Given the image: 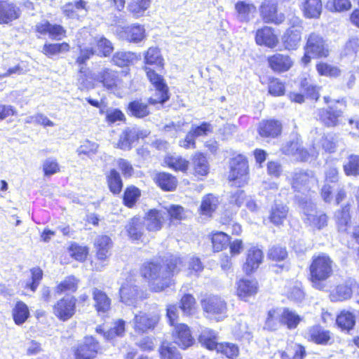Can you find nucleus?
<instances>
[{
	"label": "nucleus",
	"instance_id": "nucleus-1",
	"mask_svg": "<svg viewBox=\"0 0 359 359\" xmlns=\"http://www.w3.org/2000/svg\"><path fill=\"white\" fill-rule=\"evenodd\" d=\"M183 266L180 257L172 255L167 260L166 266L150 262L142 269V276L148 280L149 287L154 292H160L170 283L171 277L178 273Z\"/></svg>",
	"mask_w": 359,
	"mask_h": 359
},
{
	"label": "nucleus",
	"instance_id": "nucleus-2",
	"mask_svg": "<svg viewBox=\"0 0 359 359\" xmlns=\"http://www.w3.org/2000/svg\"><path fill=\"white\" fill-rule=\"evenodd\" d=\"M333 261L325 254L314 256L310 265L311 280L315 288L324 290L323 281L329 278L333 272Z\"/></svg>",
	"mask_w": 359,
	"mask_h": 359
},
{
	"label": "nucleus",
	"instance_id": "nucleus-3",
	"mask_svg": "<svg viewBox=\"0 0 359 359\" xmlns=\"http://www.w3.org/2000/svg\"><path fill=\"white\" fill-rule=\"evenodd\" d=\"M229 181L233 184L241 187L244 186L248 180V161L243 155H238L230 161Z\"/></svg>",
	"mask_w": 359,
	"mask_h": 359
},
{
	"label": "nucleus",
	"instance_id": "nucleus-4",
	"mask_svg": "<svg viewBox=\"0 0 359 359\" xmlns=\"http://www.w3.org/2000/svg\"><path fill=\"white\" fill-rule=\"evenodd\" d=\"M311 136L314 138L311 157H316L318 150L322 148L325 151L332 153L337 148V136L335 134L325 135L317 128L311 130Z\"/></svg>",
	"mask_w": 359,
	"mask_h": 359
},
{
	"label": "nucleus",
	"instance_id": "nucleus-5",
	"mask_svg": "<svg viewBox=\"0 0 359 359\" xmlns=\"http://www.w3.org/2000/svg\"><path fill=\"white\" fill-rule=\"evenodd\" d=\"M301 205L304 215V222L313 230H320L327 225V215L316 210L314 205L311 201H306Z\"/></svg>",
	"mask_w": 359,
	"mask_h": 359
},
{
	"label": "nucleus",
	"instance_id": "nucleus-6",
	"mask_svg": "<svg viewBox=\"0 0 359 359\" xmlns=\"http://www.w3.org/2000/svg\"><path fill=\"white\" fill-rule=\"evenodd\" d=\"M146 74L150 82L156 88V93L149 98V103L152 104H163L168 100V88L162 76L149 67L146 68Z\"/></svg>",
	"mask_w": 359,
	"mask_h": 359
},
{
	"label": "nucleus",
	"instance_id": "nucleus-7",
	"mask_svg": "<svg viewBox=\"0 0 359 359\" xmlns=\"http://www.w3.org/2000/svg\"><path fill=\"white\" fill-rule=\"evenodd\" d=\"M292 26L288 28L282 36V43L287 50H296L300 44L302 39V20L298 17H293L290 20Z\"/></svg>",
	"mask_w": 359,
	"mask_h": 359
},
{
	"label": "nucleus",
	"instance_id": "nucleus-8",
	"mask_svg": "<svg viewBox=\"0 0 359 359\" xmlns=\"http://www.w3.org/2000/svg\"><path fill=\"white\" fill-rule=\"evenodd\" d=\"M202 307L210 317L215 318L217 321L223 320L226 316V304L219 297L213 296L202 300Z\"/></svg>",
	"mask_w": 359,
	"mask_h": 359
},
{
	"label": "nucleus",
	"instance_id": "nucleus-9",
	"mask_svg": "<svg viewBox=\"0 0 359 359\" xmlns=\"http://www.w3.org/2000/svg\"><path fill=\"white\" fill-rule=\"evenodd\" d=\"M277 2L275 0H264L260 6V15L266 23L281 24L285 20V15L278 13Z\"/></svg>",
	"mask_w": 359,
	"mask_h": 359
},
{
	"label": "nucleus",
	"instance_id": "nucleus-10",
	"mask_svg": "<svg viewBox=\"0 0 359 359\" xmlns=\"http://www.w3.org/2000/svg\"><path fill=\"white\" fill-rule=\"evenodd\" d=\"M305 49L311 53L313 57H326L329 55L327 44L316 33H311L307 39Z\"/></svg>",
	"mask_w": 359,
	"mask_h": 359
},
{
	"label": "nucleus",
	"instance_id": "nucleus-11",
	"mask_svg": "<svg viewBox=\"0 0 359 359\" xmlns=\"http://www.w3.org/2000/svg\"><path fill=\"white\" fill-rule=\"evenodd\" d=\"M76 299L74 297H65L55 305L54 314L61 320L66 321L75 313Z\"/></svg>",
	"mask_w": 359,
	"mask_h": 359
},
{
	"label": "nucleus",
	"instance_id": "nucleus-12",
	"mask_svg": "<svg viewBox=\"0 0 359 359\" xmlns=\"http://www.w3.org/2000/svg\"><path fill=\"white\" fill-rule=\"evenodd\" d=\"M121 301L128 306H134L141 299L137 286L131 280H126L119 290Z\"/></svg>",
	"mask_w": 359,
	"mask_h": 359
},
{
	"label": "nucleus",
	"instance_id": "nucleus-13",
	"mask_svg": "<svg viewBox=\"0 0 359 359\" xmlns=\"http://www.w3.org/2000/svg\"><path fill=\"white\" fill-rule=\"evenodd\" d=\"M99 345L93 337H86L75 350L76 359H92L95 357Z\"/></svg>",
	"mask_w": 359,
	"mask_h": 359
},
{
	"label": "nucleus",
	"instance_id": "nucleus-14",
	"mask_svg": "<svg viewBox=\"0 0 359 359\" xmlns=\"http://www.w3.org/2000/svg\"><path fill=\"white\" fill-rule=\"evenodd\" d=\"M21 11L10 0H0V25L8 24L20 16Z\"/></svg>",
	"mask_w": 359,
	"mask_h": 359
},
{
	"label": "nucleus",
	"instance_id": "nucleus-15",
	"mask_svg": "<svg viewBox=\"0 0 359 359\" xmlns=\"http://www.w3.org/2000/svg\"><path fill=\"white\" fill-rule=\"evenodd\" d=\"M342 114L343 111L334 105L329 106L327 109H320L318 111L320 121L328 127L337 126Z\"/></svg>",
	"mask_w": 359,
	"mask_h": 359
},
{
	"label": "nucleus",
	"instance_id": "nucleus-16",
	"mask_svg": "<svg viewBox=\"0 0 359 359\" xmlns=\"http://www.w3.org/2000/svg\"><path fill=\"white\" fill-rule=\"evenodd\" d=\"M158 321V316L140 312L136 314L133 320V328L136 332H144L154 329Z\"/></svg>",
	"mask_w": 359,
	"mask_h": 359
},
{
	"label": "nucleus",
	"instance_id": "nucleus-17",
	"mask_svg": "<svg viewBox=\"0 0 359 359\" xmlns=\"http://www.w3.org/2000/svg\"><path fill=\"white\" fill-rule=\"evenodd\" d=\"M269 67L275 72H285L293 65L294 60L286 54L276 53L268 57Z\"/></svg>",
	"mask_w": 359,
	"mask_h": 359
},
{
	"label": "nucleus",
	"instance_id": "nucleus-18",
	"mask_svg": "<svg viewBox=\"0 0 359 359\" xmlns=\"http://www.w3.org/2000/svg\"><path fill=\"white\" fill-rule=\"evenodd\" d=\"M298 4L303 15L306 18L316 19L320 18L323 10L321 0H298Z\"/></svg>",
	"mask_w": 359,
	"mask_h": 359
},
{
	"label": "nucleus",
	"instance_id": "nucleus-19",
	"mask_svg": "<svg viewBox=\"0 0 359 359\" xmlns=\"http://www.w3.org/2000/svg\"><path fill=\"white\" fill-rule=\"evenodd\" d=\"M175 343L183 349H186L194 344L189 327L185 324H179L175 326L173 333Z\"/></svg>",
	"mask_w": 359,
	"mask_h": 359
},
{
	"label": "nucleus",
	"instance_id": "nucleus-20",
	"mask_svg": "<svg viewBox=\"0 0 359 359\" xmlns=\"http://www.w3.org/2000/svg\"><path fill=\"white\" fill-rule=\"evenodd\" d=\"M282 151L285 154L292 156L296 160L301 161H309L311 157V153L302 148V144L299 143L298 140L287 142L283 146Z\"/></svg>",
	"mask_w": 359,
	"mask_h": 359
},
{
	"label": "nucleus",
	"instance_id": "nucleus-21",
	"mask_svg": "<svg viewBox=\"0 0 359 359\" xmlns=\"http://www.w3.org/2000/svg\"><path fill=\"white\" fill-rule=\"evenodd\" d=\"M255 41L258 45L274 48L277 46L278 40L273 29L265 26L257 31Z\"/></svg>",
	"mask_w": 359,
	"mask_h": 359
},
{
	"label": "nucleus",
	"instance_id": "nucleus-22",
	"mask_svg": "<svg viewBox=\"0 0 359 359\" xmlns=\"http://www.w3.org/2000/svg\"><path fill=\"white\" fill-rule=\"evenodd\" d=\"M166 219L167 215L165 212L157 210H149L145 218L147 230L149 231L160 230Z\"/></svg>",
	"mask_w": 359,
	"mask_h": 359
},
{
	"label": "nucleus",
	"instance_id": "nucleus-23",
	"mask_svg": "<svg viewBox=\"0 0 359 359\" xmlns=\"http://www.w3.org/2000/svg\"><path fill=\"white\" fill-rule=\"evenodd\" d=\"M144 71L149 67L156 72V69H162L163 67V58L162 57L160 50L156 47L149 48L144 55Z\"/></svg>",
	"mask_w": 359,
	"mask_h": 359
},
{
	"label": "nucleus",
	"instance_id": "nucleus-24",
	"mask_svg": "<svg viewBox=\"0 0 359 359\" xmlns=\"http://www.w3.org/2000/svg\"><path fill=\"white\" fill-rule=\"evenodd\" d=\"M144 29L142 26L135 25L131 27L121 28L118 32L120 38L126 39L129 42L138 43L144 37Z\"/></svg>",
	"mask_w": 359,
	"mask_h": 359
},
{
	"label": "nucleus",
	"instance_id": "nucleus-25",
	"mask_svg": "<svg viewBox=\"0 0 359 359\" xmlns=\"http://www.w3.org/2000/svg\"><path fill=\"white\" fill-rule=\"evenodd\" d=\"M282 130V124L276 120L263 121L259 123V133L262 137L274 138Z\"/></svg>",
	"mask_w": 359,
	"mask_h": 359
},
{
	"label": "nucleus",
	"instance_id": "nucleus-26",
	"mask_svg": "<svg viewBox=\"0 0 359 359\" xmlns=\"http://www.w3.org/2000/svg\"><path fill=\"white\" fill-rule=\"evenodd\" d=\"M128 236L133 241H143L144 222L140 217L132 218L126 226Z\"/></svg>",
	"mask_w": 359,
	"mask_h": 359
},
{
	"label": "nucleus",
	"instance_id": "nucleus-27",
	"mask_svg": "<svg viewBox=\"0 0 359 359\" xmlns=\"http://www.w3.org/2000/svg\"><path fill=\"white\" fill-rule=\"evenodd\" d=\"M263 259V252L261 250L253 247L248 250L244 270L246 273H250L256 270Z\"/></svg>",
	"mask_w": 359,
	"mask_h": 359
},
{
	"label": "nucleus",
	"instance_id": "nucleus-28",
	"mask_svg": "<svg viewBox=\"0 0 359 359\" xmlns=\"http://www.w3.org/2000/svg\"><path fill=\"white\" fill-rule=\"evenodd\" d=\"M312 179L313 174L311 172L296 171L292 176V187L295 191H306L308 184Z\"/></svg>",
	"mask_w": 359,
	"mask_h": 359
},
{
	"label": "nucleus",
	"instance_id": "nucleus-29",
	"mask_svg": "<svg viewBox=\"0 0 359 359\" xmlns=\"http://www.w3.org/2000/svg\"><path fill=\"white\" fill-rule=\"evenodd\" d=\"M237 285V294L245 301L248 297L254 296L257 292V282L255 280L241 279Z\"/></svg>",
	"mask_w": 359,
	"mask_h": 359
},
{
	"label": "nucleus",
	"instance_id": "nucleus-30",
	"mask_svg": "<svg viewBox=\"0 0 359 359\" xmlns=\"http://www.w3.org/2000/svg\"><path fill=\"white\" fill-rule=\"evenodd\" d=\"M306 335L310 341L317 344H327L330 339V332L319 325H314L309 328Z\"/></svg>",
	"mask_w": 359,
	"mask_h": 359
},
{
	"label": "nucleus",
	"instance_id": "nucleus-31",
	"mask_svg": "<svg viewBox=\"0 0 359 359\" xmlns=\"http://www.w3.org/2000/svg\"><path fill=\"white\" fill-rule=\"evenodd\" d=\"M97 80L108 89L116 87L119 82L118 72L109 69L101 70L97 75Z\"/></svg>",
	"mask_w": 359,
	"mask_h": 359
},
{
	"label": "nucleus",
	"instance_id": "nucleus-32",
	"mask_svg": "<svg viewBox=\"0 0 359 359\" xmlns=\"http://www.w3.org/2000/svg\"><path fill=\"white\" fill-rule=\"evenodd\" d=\"M95 246L97 259L105 261L110 255L111 238L107 236H99L95 239Z\"/></svg>",
	"mask_w": 359,
	"mask_h": 359
},
{
	"label": "nucleus",
	"instance_id": "nucleus-33",
	"mask_svg": "<svg viewBox=\"0 0 359 359\" xmlns=\"http://www.w3.org/2000/svg\"><path fill=\"white\" fill-rule=\"evenodd\" d=\"M238 17L241 21H248L256 12L255 6L248 0L239 1L235 5Z\"/></svg>",
	"mask_w": 359,
	"mask_h": 359
},
{
	"label": "nucleus",
	"instance_id": "nucleus-34",
	"mask_svg": "<svg viewBox=\"0 0 359 359\" xmlns=\"http://www.w3.org/2000/svg\"><path fill=\"white\" fill-rule=\"evenodd\" d=\"M90 45H95L97 48L98 55L101 56H109L114 50L111 42L104 36L97 35L89 39Z\"/></svg>",
	"mask_w": 359,
	"mask_h": 359
},
{
	"label": "nucleus",
	"instance_id": "nucleus-35",
	"mask_svg": "<svg viewBox=\"0 0 359 359\" xmlns=\"http://www.w3.org/2000/svg\"><path fill=\"white\" fill-rule=\"evenodd\" d=\"M12 316L16 325H22L29 317L27 305L22 301L17 302L12 309Z\"/></svg>",
	"mask_w": 359,
	"mask_h": 359
},
{
	"label": "nucleus",
	"instance_id": "nucleus-36",
	"mask_svg": "<svg viewBox=\"0 0 359 359\" xmlns=\"http://www.w3.org/2000/svg\"><path fill=\"white\" fill-rule=\"evenodd\" d=\"M88 2L85 0H78L69 2L64 5L62 11L65 16L69 18H76L78 12L81 11H87Z\"/></svg>",
	"mask_w": 359,
	"mask_h": 359
},
{
	"label": "nucleus",
	"instance_id": "nucleus-37",
	"mask_svg": "<svg viewBox=\"0 0 359 359\" xmlns=\"http://www.w3.org/2000/svg\"><path fill=\"white\" fill-rule=\"evenodd\" d=\"M280 311L281 324L286 325L289 330L295 329L302 320V318L297 313L288 308H282Z\"/></svg>",
	"mask_w": 359,
	"mask_h": 359
},
{
	"label": "nucleus",
	"instance_id": "nucleus-38",
	"mask_svg": "<svg viewBox=\"0 0 359 359\" xmlns=\"http://www.w3.org/2000/svg\"><path fill=\"white\" fill-rule=\"evenodd\" d=\"M287 212L288 208L286 205L276 203L271 210L270 221L275 225L282 224L287 217Z\"/></svg>",
	"mask_w": 359,
	"mask_h": 359
},
{
	"label": "nucleus",
	"instance_id": "nucleus-39",
	"mask_svg": "<svg viewBox=\"0 0 359 359\" xmlns=\"http://www.w3.org/2000/svg\"><path fill=\"white\" fill-rule=\"evenodd\" d=\"M199 341L202 346L209 350L217 351L219 343L217 342V333L210 329H205L199 336Z\"/></svg>",
	"mask_w": 359,
	"mask_h": 359
},
{
	"label": "nucleus",
	"instance_id": "nucleus-40",
	"mask_svg": "<svg viewBox=\"0 0 359 359\" xmlns=\"http://www.w3.org/2000/svg\"><path fill=\"white\" fill-rule=\"evenodd\" d=\"M93 295L95 303V306L99 313H105L110 309L111 300L103 291L95 288Z\"/></svg>",
	"mask_w": 359,
	"mask_h": 359
},
{
	"label": "nucleus",
	"instance_id": "nucleus-41",
	"mask_svg": "<svg viewBox=\"0 0 359 359\" xmlns=\"http://www.w3.org/2000/svg\"><path fill=\"white\" fill-rule=\"evenodd\" d=\"M218 205V199L212 194L205 196L201 201L200 214L206 217H211Z\"/></svg>",
	"mask_w": 359,
	"mask_h": 359
},
{
	"label": "nucleus",
	"instance_id": "nucleus-42",
	"mask_svg": "<svg viewBox=\"0 0 359 359\" xmlns=\"http://www.w3.org/2000/svg\"><path fill=\"white\" fill-rule=\"evenodd\" d=\"M286 294L287 297L295 302H301L304 298V292L302 290V283L292 280L286 286Z\"/></svg>",
	"mask_w": 359,
	"mask_h": 359
},
{
	"label": "nucleus",
	"instance_id": "nucleus-43",
	"mask_svg": "<svg viewBox=\"0 0 359 359\" xmlns=\"http://www.w3.org/2000/svg\"><path fill=\"white\" fill-rule=\"evenodd\" d=\"M233 334L238 339L250 341L252 339V332L245 320L239 319L233 328Z\"/></svg>",
	"mask_w": 359,
	"mask_h": 359
},
{
	"label": "nucleus",
	"instance_id": "nucleus-44",
	"mask_svg": "<svg viewBox=\"0 0 359 359\" xmlns=\"http://www.w3.org/2000/svg\"><path fill=\"white\" fill-rule=\"evenodd\" d=\"M151 0H131L128 5V11L136 18L144 15L149 7Z\"/></svg>",
	"mask_w": 359,
	"mask_h": 359
},
{
	"label": "nucleus",
	"instance_id": "nucleus-45",
	"mask_svg": "<svg viewBox=\"0 0 359 359\" xmlns=\"http://www.w3.org/2000/svg\"><path fill=\"white\" fill-rule=\"evenodd\" d=\"M106 177L109 190L114 194H119L123 187V182L119 172L115 169H111Z\"/></svg>",
	"mask_w": 359,
	"mask_h": 359
},
{
	"label": "nucleus",
	"instance_id": "nucleus-46",
	"mask_svg": "<svg viewBox=\"0 0 359 359\" xmlns=\"http://www.w3.org/2000/svg\"><path fill=\"white\" fill-rule=\"evenodd\" d=\"M281 324L280 309H273L269 311L264 324V329L274 331L278 330Z\"/></svg>",
	"mask_w": 359,
	"mask_h": 359
},
{
	"label": "nucleus",
	"instance_id": "nucleus-47",
	"mask_svg": "<svg viewBox=\"0 0 359 359\" xmlns=\"http://www.w3.org/2000/svg\"><path fill=\"white\" fill-rule=\"evenodd\" d=\"M337 324L343 330H352L355 324V318L353 313L343 311L337 318Z\"/></svg>",
	"mask_w": 359,
	"mask_h": 359
},
{
	"label": "nucleus",
	"instance_id": "nucleus-48",
	"mask_svg": "<svg viewBox=\"0 0 359 359\" xmlns=\"http://www.w3.org/2000/svg\"><path fill=\"white\" fill-rule=\"evenodd\" d=\"M137 139L138 136L135 130L126 129L120 135L118 147L123 150H129L132 144Z\"/></svg>",
	"mask_w": 359,
	"mask_h": 359
},
{
	"label": "nucleus",
	"instance_id": "nucleus-49",
	"mask_svg": "<svg viewBox=\"0 0 359 359\" xmlns=\"http://www.w3.org/2000/svg\"><path fill=\"white\" fill-rule=\"evenodd\" d=\"M193 168L196 175L205 176L208 173L209 165L206 157L202 154H197L193 158Z\"/></svg>",
	"mask_w": 359,
	"mask_h": 359
},
{
	"label": "nucleus",
	"instance_id": "nucleus-50",
	"mask_svg": "<svg viewBox=\"0 0 359 359\" xmlns=\"http://www.w3.org/2000/svg\"><path fill=\"white\" fill-rule=\"evenodd\" d=\"M349 206H344L341 210L336 212L335 219L337 224L338 229L340 231H346L351 220L349 214Z\"/></svg>",
	"mask_w": 359,
	"mask_h": 359
},
{
	"label": "nucleus",
	"instance_id": "nucleus-51",
	"mask_svg": "<svg viewBox=\"0 0 359 359\" xmlns=\"http://www.w3.org/2000/svg\"><path fill=\"white\" fill-rule=\"evenodd\" d=\"M156 183L162 189L165 191H172L177 187L176 178L165 172L157 175Z\"/></svg>",
	"mask_w": 359,
	"mask_h": 359
},
{
	"label": "nucleus",
	"instance_id": "nucleus-52",
	"mask_svg": "<svg viewBox=\"0 0 359 359\" xmlns=\"http://www.w3.org/2000/svg\"><path fill=\"white\" fill-rule=\"evenodd\" d=\"M352 294V289L347 284L338 285L331 293L330 299L332 302L344 301L349 299Z\"/></svg>",
	"mask_w": 359,
	"mask_h": 359
},
{
	"label": "nucleus",
	"instance_id": "nucleus-53",
	"mask_svg": "<svg viewBox=\"0 0 359 359\" xmlns=\"http://www.w3.org/2000/svg\"><path fill=\"white\" fill-rule=\"evenodd\" d=\"M70 46L67 43H46L43 47V53L48 57H52L60 53H67Z\"/></svg>",
	"mask_w": 359,
	"mask_h": 359
},
{
	"label": "nucleus",
	"instance_id": "nucleus-54",
	"mask_svg": "<svg viewBox=\"0 0 359 359\" xmlns=\"http://www.w3.org/2000/svg\"><path fill=\"white\" fill-rule=\"evenodd\" d=\"M136 59L135 55L132 52L118 51L113 57V62L118 67L128 66Z\"/></svg>",
	"mask_w": 359,
	"mask_h": 359
},
{
	"label": "nucleus",
	"instance_id": "nucleus-55",
	"mask_svg": "<svg viewBox=\"0 0 359 359\" xmlns=\"http://www.w3.org/2000/svg\"><path fill=\"white\" fill-rule=\"evenodd\" d=\"M166 165L175 170L186 171L188 168L189 162L180 156H168L165 158Z\"/></svg>",
	"mask_w": 359,
	"mask_h": 359
},
{
	"label": "nucleus",
	"instance_id": "nucleus-56",
	"mask_svg": "<svg viewBox=\"0 0 359 359\" xmlns=\"http://www.w3.org/2000/svg\"><path fill=\"white\" fill-rule=\"evenodd\" d=\"M229 243V236L224 232H216L212 236V243L215 251H222L228 245Z\"/></svg>",
	"mask_w": 359,
	"mask_h": 359
},
{
	"label": "nucleus",
	"instance_id": "nucleus-57",
	"mask_svg": "<svg viewBox=\"0 0 359 359\" xmlns=\"http://www.w3.org/2000/svg\"><path fill=\"white\" fill-rule=\"evenodd\" d=\"M93 45H90V46H83L82 47L81 45L79 46L80 47V53L79 57L76 59V63L81 66L79 72L80 73H83L85 72V68L83 67V65L88 61L95 53V50H94Z\"/></svg>",
	"mask_w": 359,
	"mask_h": 359
},
{
	"label": "nucleus",
	"instance_id": "nucleus-58",
	"mask_svg": "<svg viewBox=\"0 0 359 359\" xmlns=\"http://www.w3.org/2000/svg\"><path fill=\"white\" fill-rule=\"evenodd\" d=\"M343 167L344 171L346 175H359V156H349L348 158V162L345 163Z\"/></svg>",
	"mask_w": 359,
	"mask_h": 359
},
{
	"label": "nucleus",
	"instance_id": "nucleus-59",
	"mask_svg": "<svg viewBox=\"0 0 359 359\" xmlns=\"http://www.w3.org/2000/svg\"><path fill=\"white\" fill-rule=\"evenodd\" d=\"M128 109L131 114L137 118H143L149 114L147 104L140 101L131 102Z\"/></svg>",
	"mask_w": 359,
	"mask_h": 359
},
{
	"label": "nucleus",
	"instance_id": "nucleus-60",
	"mask_svg": "<svg viewBox=\"0 0 359 359\" xmlns=\"http://www.w3.org/2000/svg\"><path fill=\"white\" fill-rule=\"evenodd\" d=\"M316 69L321 76L337 77L340 75L341 71L336 66L325 62H320L316 65Z\"/></svg>",
	"mask_w": 359,
	"mask_h": 359
},
{
	"label": "nucleus",
	"instance_id": "nucleus-61",
	"mask_svg": "<svg viewBox=\"0 0 359 359\" xmlns=\"http://www.w3.org/2000/svg\"><path fill=\"white\" fill-rule=\"evenodd\" d=\"M125 324L124 320H118L110 330L104 332V337L107 340H112L115 337L123 336L125 333Z\"/></svg>",
	"mask_w": 359,
	"mask_h": 359
},
{
	"label": "nucleus",
	"instance_id": "nucleus-62",
	"mask_svg": "<svg viewBox=\"0 0 359 359\" xmlns=\"http://www.w3.org/2000/svg\"><path fill=\"white\" fill-rule=\"evenodd\" d=\"M217 352H221L229 358H234L238 355L239 348L233 343H220L217 346Z\"/></svg>",
	"mask_w": 359,
	"mask_h": 359
},
{
	"label": "nucleus",
	"instance_id": "nucleus-63",
	"mask_svg": "<svg viewBox=\"0 0 359 359\" xmlns=\"http://www.w3.org/2000/svg\"><path fill=\"white\" fill-rule=\"evenodd\" d=\"M140 196V191L135 187H128L123 196V201L126 206L130 208L132 207L137 201V200Z\"/></svg>",
	"mask_w": 359,
	"mask_h": 359
},
{
	"label": "nucleus",
	"instance_id": "nucleus-64",
	"mask_svg": "<svg viewBox=\"0 0 359 359\" xmlns=\"http://www.w3.org/2000/svg\"><path fill=\"white\" fill-rule=\"evenodd\" d=\"M161 359H182V356L175 347H171L168 344L163 343L160 349Z\"/></svg>",
	"mask_w": 359,
	"mask_h": 359
}]
</instances>
